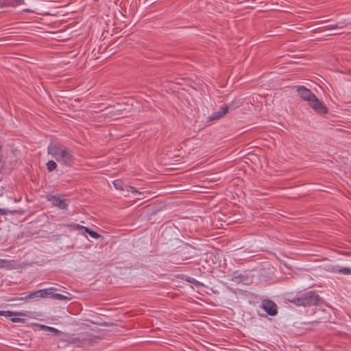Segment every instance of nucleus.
Masks as SVG:
<instances>
[{"instance_id": "f257e3e1", "label": "nucleus", "mask_w": 351, "mask_h": 351, "mask_svg": "<svg viewBox=\"0 0 351 351\" xmlns=\"http://www.w3.org/2000/svg\"><path fill=\"white\" fill-rule=\"evenodd\" d=\"M47 152L61 165L69 167L75 165V157L73 151L64 145L51 142L47 147Z\"/></svg>"}, {"instance_id": "f03ea898", "label": "nucleus", "mask_w": 351, "mask_h": 351, "mask_svg": "<svg viewBox=\"0 0 351 351\" xmlns=\"http://www.w3.org/2000/svg\"><path fill=\"white\" fill-rule=\"evenodd\" d=\"M320 300L319 295L315 291H310L301 295L294 297L289 301L296 306H311L318 304Z\"/></svg>"}, {"instance_id": "7ed1b4c3", "label": "nucleus", "mask_w": 351, "mask_h": 351, "mask_svg": "<svg viewBox=\"0 0 351 351\" xmlns=\"http://www.w3.org/2000/svg\"><path fill=\"white\" fill-rule=\"evenodd\" d=\"M241 104L242 102L240 99H235L232 101L228 106H224L221 107L218 112H215L212 113V114L208 117V119L210 121L217 120L223 117L228 112L229 108H236L241 106Z\"/></svg>"}, {"instance_id": "20e7f679", "label": "nucleus", "mask_w": 351, "mask_h": 351, "mask_svg": "<svg viewBox=\"0 0 351 351\" xmlns=\"http://www.w3.org/2000/svg\"><path fill=\"white\" fill-rule=\"evenodd\" d=\"M308 106L319 114H325L328 113V109L325 104L319 100L317 96H315L311 102H308Z\"/></svg>"}, {"instance_id": "39448f33", "label": "nucleus", "mask_w": 351, "mask_h": 351, "mask_svg": "<svg viewBox=\"0 0 351 351\" xmlns=\"http://www.w3.org/2000/svg\"><path fill=\"white\" fill-rule=\"evenodd\" d=\"M46 199L51 202L53 206L62 210L66 209L69 206L66 200L60 199V195L47 194L46 195Z\"/></svg>"}, {"instance_id": "423d86ee", "label": "nucleus", "mask_w": 351, "mask_h": 351, "mask_svg": "<svg viewBox=\"0 0 351 351\" xmlns=\"http://www.w3.org/2000/svg\"><path fill=\"white\" fill-rule=\"evenodd\" d=\"M54 289H55L54 288H50V289H45L34 291L29 292L25 297H21L19 300H30V299L35 298H45L51 293V290H54Z\"/></svg>"}, {"instance_id": "0eeeda50", "label": "nucleus", "mask_w": 351, "mask_h": 351, "mask_svg": "<svg viewBox=\"0 0 351 351\" xmlns=\"http://www.w3.org/2000/svg\"><path fill=\"white\" fill-rule=\"evenodd\" d=\"M261 307L264 309L269 315L274 316L278 313L276 304L269 299H264L261 302Z\"/></svg>"}, {"instance_id": "6e6552de", "label": "nucleus", "mask_w": 351, "mask_h": 351, "mask_svg": "<svg viewBox=\"0 0 351 351\" xmlns=\"http://www.w3.org/2000/svg\"><path fill=\"white\" fill-rule=\"evenodd\" d=\"M90 341V335L88 332H82L78 334L77 337H71L67 339L69 343L77 344L78 346H82Z\"/></svg>"}, {"instance_id": "1a4fd4ad", "label": "nucleus", "mask_w": 351, "mask_h": 351, "mask_svg": "<svg viewBox=\"0 0 351 351\" xmlns=\"http://www.w3.org/2000/svg\"><path fill=\"white\" fill-rule=\"evenodd\" d=\"M297 93L300 99L311 102V101L316 96L310 89L304 86H297Z\"/></svg>"}, {"instance_id": "9d476101", "label": "nucleus", "mask_w": 351, "mask_h": 351, "mask_svg": "<svg viewBox=\"0 0 351 351\" xmlns=\"http://www.w3.org/2000/svg\"><path fill=\"white\" fill-rule=\"evenodd\" d=\"M113 185L115 187V189H117L118 190H121V191H125V190L127 191H130L133 193H138V194H141V192L137 191L135 189V187H134L132 186H130V185L125 184L123 181L122 180H121V179L115 180L113 182Z\"/></svg>"}, {"instance_id": "9b49d317", "label": "nucleus", "mask_w": 351, "mask_h": 351, "mask_svg": "<svg viewBox=\"0 0 351 351\" xmlns=\"http://www.w3.org/2000/svg\"><path fill=\"white\" fill-rule=\"evenodd\" d=\"M0 269L12 270L16 269V263L13 260L0 258Z\"/></svg>"}, {"instance_id": "f8f14e48", "label": "nucleus", "mask_w": 351, "mask_h": 351, "mask_svg": "<svg viewBox=\"0 0 351 351\" xmlns=\"http://www.w3.org/2000/svg\"><path fill=\"white\" fill-rule=\"evenodd\" d=\"M123 114V111L121 110H112L108 112V113L105 114L106 117L112 119H118Z\"/></svg>"}, {"instance_id": "ddd939ff", "label": "nucleus", "mask_w": 351, "mask_h": 351, "mask_svg": "<svg viewBox=\"0 0 351 351\" xmlns=\"http://www.w3.org/2000/svg\"><path fill=\"white\" fill-rule=\"evenodd\" d=\"M14 315L25 316L26 313L23 311L14 312L10 311H0V316L11 317Z\"/></svg>"}, {"instance_id": "4468645a", "label": "nucleus", "mask_w": 351, "mask_h": 351, "mask_svg": "<svg viewBox=\"0 0 351 351\" xmlns=\"http://www.w3.org/2000/svg\"><path fill=\"white\" fill-rule=\"evenodd\" d=\"M39 327L46 331H50V332H52L53 334L56 336H58L59 335L62 334V332L61 331H60L59 330L55 328H53V327H51V326H45V325H43V324H38Z\"/></svg>"}, {"instance_id": "2eb2a0df", "label": "nucleus", "mask_w": 351, "mask_h": 351, "mask_svg": "<svg viewBox=\"0 0 351 351\" xmlns=\"http://www.w3.org/2000/svg\"><path fill=\"white\" fill-rule=\"evenodd\" d=\"M243 278V276L241 274H240L238 271H236L233 272L231 280L236 283H240L241 282H242Z\"/></svg>"}, {"instance_id": "dca6fc26", "label": "nucleus", "mask_w": 351, "mask_h": 351, "mask_svg": "<svg viewBox=\"0 0 351 351\" xmlns=\"http://www.w3.org/2000/svg\"><path fill=\"white\" fill-rule=\"evenodd\" d=\"M346 26V23L343 21L338 22L335 24H332L327 26V28L329 29H342Z\"/></svg>"}, {"instance_id": "f3484780", "label": "nucleus", "mask_w": 351, "mask_h": 351, "mask_svg": "<svg viewBox=\"0 0 351 351\" xmlns=\"http://www.w3.org/2000/svg\"><path fill=\"white\" fill-rule=\"evenodd\" d=\"M85 232L88 233L92 238H94V239H99L102 237L99 233L92 230L91 229H90L88 228L85 229Z\"/></svg>"}, {"instance_id": "a211bd4d", "label": "nucleus", "mask_w": 351, "mask_h": 351, "mask_svg": "<svg viewBox=\"0 0 351 351\" xmlns=\"http://www.w3.org/2000/svg\"><path fill=\"white\" fill-rule=\"evenodd\" d=\"M46 165H47V169L49 172L53 171L57 167V164L56 163L55 161H53L52 160L48 161V162L46 164Z\"/></svg>"}, {"instance_id": "6ab92c4d", "label": "nucleus", "mask_w": 351, "mask_h": 351, "mask_svg": "<svg viewBox=\"0 0 351 351\" xmlns=\"http://www.w3.org/2000/svg\"><path fill=\"white\" fill-rule=\"evenodd\" d=\"M52 298L58 300H67L69 298L60 293H51Z\"/></svg>"}, {"instance_id": "aec40b11", "label": "nucleus", "mask_w": 351, "mask_h": 351, "mask_svg": "<svg viewBox=\"0 0 351 351\" xmlns=\"http://www.w3.org/2000/svg\"><path fill=\"white\" fill-rule=\"evenodd\" d=\"M69 227H72L75 230H84L85 231V229L87 228V227H85L84 226H82V225H80V224H77V223H72V224H69L68 225Z\"/></svg>"}, {"instance_id": "412c9836", "label": "nucleus", "mask_w": 351, "mask_h": 351, "mask_svg": "<svg viewBox=\"0 0 351 351\" xmlns=\"http://www.w3.org/2000/svg\"><path fill=\"white\" fill-rule=\"evenodd\" d=\"M339 272L345 275L351 274V268L342 267L339 269Z\"/></svg>"}, {"instance_id": "4be33fe9", "label": "nucleus", "mask_w": 351, "mask_h": 351, "mask_svg": "<svg viewBox=\"0 0 351 351\" xmlns=\"http://www.w3.org/2000/svg\"><path fill=\"white\" fill-rule=\"evenodd\" d=\"M10 321L12 322H14V323H23V324H25L26 322V319H25L21 318V317H12L10 319Z\"/></svg>"}, {"instance_id": "5701e85b", "label": "nucleus", "mask_w": 351, "mask_h": 351, "mask_svg": "<svg viewBox=\"0 0 351 351\" xmlns=\"http://www.w3.org/2000/svg\"><path fill=\"white\" fill-rule=\"evenodd\" d=\"M10 5L15 7L24 3V0H11Z\"/></svg>"}, {"instance_id": "b1692460", "label": "nucleus", "mask_w": 351, "mask_h": 351, "mask_svg": "<svg viewBox=\"0 0 351 351\" xmlns=\"http://www.w3.org/2000/svg\"><path fill=\"white\" fill-rule=\"evenodd\" d=\"M8 213H16V212L15 210L14 211H9L6 209L0 208V215H6Z\"/></svg>"}, {"instance_id": "393cba45", "label": "nucleus", "mask_w": 351, "mask_h": 351, "mask_svg": "<svg viewBox=\"0 0 351 351\" xmlns=\"http://www.w3.org/2000/svg\"><path fill=\"white\" fill-rule=\"evenodd\" d=\"M16 300V299H14V298H13V299H12L11 300H12V301H14V300Z\"/></svg>"}, {"instance_id": "a878e982", "label": "nucleus", "mask_w": 351, "mask_h": 351, "mask_svg": "<svg viewBox=\"0 0 351 351\" xmlns=\"http://www.w3.org/2000/svg\"><path fill=\"white\" fill-rule=\"evenodd\" d=\"M1 149V146L0 145V150Z\"/></svg>"}]
</instances>
